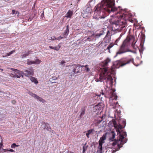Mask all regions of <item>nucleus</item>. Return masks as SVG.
<instances>
[{"label":"nucleus","instance_id":"f257e3e1","mask_svg":"<svg viewBox=\"0 0 153 153\" xmlns=\"http://www.w3.org/2000/svg\"><path fill=\"white\" fill-rule=\"evenodd\" d=\"M108 126H113L114 128L116 129L118 134H119V138L117 140H115L112 143V145L113 146L117 144L119 147V149L120 148L123 146V144L126 143L127 141V140L126 139H125L124 140L125 136H126V132H123L122 133H121L120 130L122 129L123 127L120 124L117 125L116 122L114 120H113L112 121L109 122L108 123Z\"/></svg>","mask_w":153,"mask_h":153},{"label":"nucleus","instance_id":"f03ea898","mask_svg":"<svg viewBox=\"0 0 153 153\" xmlns=\"http://www.w3.org/2000/svg\"><path fill=\"white\" fill-rule=\"evenodd\" d=\"M114 71L112 68L108 70L106 68V87L108 88V91L106 94L111 93L115 91V90L112 88L113 85V79L112 76H114Z\"/></svg>","mask_w":153,"mask_h":153},{"label":"nucleus","instance_id":"7ed1b4c3","mask_svg":"<svg viewBox=\"0 0 153 153\" xmlns=\"http://www.w3.org/2000/svg\"><path fill=\"white\" fill-rule=\"evenodd\" d=\"M134 36L132 35H128L126 39L123 41L122 44L120 46L119 51L116 53V56L118 54H121L128 51L127 48L130 45V42H132L131 46L134 48H135Z\"/></svg>","mask_w":153,"mask_h":153},{"label":"nucleus","instance_id":"20e7f679","mask_svg":"<svg viewBox=\"0 0 153 153\" xmlns=\"http://www.w3.org/2000/svg\"><path fill=\"white\" fill-rule=\"evenodd\" d=\"M127 13H123L121 16V19L120 21H114L111 23L112 24V30L120 31L126 25V21L128 18Z\"/></svg>","mask_w":153,"mask_h":153},{"label":"nucleus","instance_id":"39448f33","mask_svg":"<svg viewBox=\"0 0 153 153\" xmlns=\"http://www.w3.org/2000/svg\"><path fill=\"white\" fill-rule=\"evenodd\" d=\"M133 59L132 58H125L122 59L119 61H117L113 64H111V68H106L108 70L113 68L115 71V68H119L120 67H123L125 65L133 62ZM115 72H114V74Z\"/></svg>","mask_w":153,"mask_h":153},{"label":"nucleus","instance_id":"423d86ee","mask_svg":"<svg viewBox=\"0 0 153 153\" xmlns=\"http://www.w3.org/2000/svg\"><path fill=\"white\" fill-rule=\"evenodd\" d=\"M106 4L107 7L106 8V12L109 13L111 12H114L117 10V8L114 7V0H106Z\"/></svg>","mask_w":153,"mask_h":153},{"label":"nucleus","instance_id":"0eeeda50","mask_svg":"<svg viewBox=\"0 0 153 153\" xmlns=\"http://www.w3.org/2000/svg\"><path fill=\"white\" fill-rule=\"evenodd\" d=\"M108 94L109 97V103L110 106H112V108H115L116 105L118 104V102H115V101L117 100V96L114 92L107 94Z\"/></svg>","mask_w":153,"mask_h":153},{"label":"nucleus","instance_id":"6e6552de","mask_svg":"<svg viewBox=\"0 0 153 153\" xmlns=\"http://www.w3.org/2000/svg\"><path fill=\"white\" fill-rule=\"evenodd\" d=\"M105 1L103 0L102 1L100 4H98L95 7L96 9L95 10L94 14L96 13V12L98 11H103L105 8Z\"/></svg>","mask_w":153,"mask_h":153},{"label":"nucleus","instance_id":"1a4fd4ad","mask_svg":"<svg viewBox=\"0 0 153 153\" xmlns=\"http://www.w3.org/2000/svg\"><path fill=\"white\" fill-rule=\"evenodd\" d=\"M105 134H104L103 136L101 137L99 141V146L98 148V150L97 151V153H101L102 149V144L105 142Z\"/></svg>","mask_w":153,"mask_h":153},{"label":"nucleus","instance_id":"9d476101","mask_svg":"<svg viewBox=\"0 0 153 153\" xmlns=\"http://www.w3.org/2000/svg\"><path fill=\"white\" fill-rule=\"evenodd\" d=\"M115 136V134L113 131H111L110 130L108 132L106 133V137H108L110 141H114V138Z\"/></svg>","mask_w":153,"mask_h":153},{"label":"nucleus","instance_id":"9b49d317","mask_svg":"<svg viewBox=\"0 0 153 153\" xmlns=\"http://www.w3.org/2000/svg\"><path fill=\"white\" fill-rule=\"evenodd\" d=\"M91 11V9L90 7H87L84 11V13L82 15V16L84 18L89 17L90 16Z\"/></svg>","mask_w":153,"mask_h":153},{"label":"nucleus","instance_id":"f8f14e48","mask_svg":"<svg viewBox=\"0 0 153 153\" xmlns=\"http://www.w3.org/2000/svg\"><path fill=\"white\" fill-rule=\"evenodd\" d=\"M101 110V108L99 105H96L94 107L93 111L96 113L97 114L100 113V111Z\"/></svg>","mask_w":153,"mask_h":153},{"label":"nucleus","instance_id":"ddd939ff","mask_svg":"<svg viewBox=\"0 0 153 153\" xmlns=\"http://www.w3.org/2000/svg\"><path fill=\"white\" fill-rule=\"evenodd\" d=\"M25 73L24 74L26 76H32L33 74V69H30L29 70L25 71Z\"/></svg>","mask_w":153,"mask_h":153},{"label":"nucleus","instance_id":"4468645a","mask_svg":"<svg viewBox=\"0 0 153 153\" xmlns=\"http://www.w3.org/2000/svg\"><path fill=\"white\" fill-rule=\"evenodd\" d=\"M24 73L22 71H20L18 70H17L15 74L14 77H16L17 78H20L21 76L23 77V76L22 75V74H24Z\"/></svg>","mask_w":153,"mask_h":153},{"label":"nucleus","instance_id":"2eb2a0df","mask_svg":"<svg viewBox=\"0 0 153 153\" xmlns=\"http://www.w3.org/2000/svg\"><path fill=\"white\" fill-rule=\"evenodd\" d=\"M10 69L12 70V71H11V73L10 76L11 77H14V76H15V74L16 72V71L17 70L12 68H11Z\"/></svg>","mask_w":153,"mask_h":153},{"label":"nucleus","instance_id":"dca6fc26","mask_svg":"<svg viewBox=\"0 0 153 153\" xmlns=\"http://www.w3.org/2000/svg\"><path fill=\"white\" fill-rule=\"evenodd\" d=\"M49 47L51 49H52L54 50H56V51H58L60 48V46L59 45L57 46L52 47L51 46H49Z\"/></svg>","mask_w":153,"mask_h":153},{"label":"nucleus","instance_id":"f3484780","mask_svg":"<svg viewBox=\"0 0 153 153\" xmlns=\"http://www.w3.org/2000/svg\"><path fill=\"white\" fill-rule=\"evenodd\" d=\"M109 63L111 64H111H113L111 62V59L110 58H107L106 59V68H107L106 67L108 65Z\"/></svg>","mask_w":153,"mask_h":153},{"label":"nucleus","instance_id":"a211bd4d","mask_svg":"<svg viewBox=\"0 0 153 153\" xmlns=\"http://www.w3.org/2000/svg\"><path fill=\"white\" fill-rule=\"evenodd\" d=\"M73 14L72 11H69L66 14L65 17L67 18H70Z\"/></svg>","mask_w":153,"mask_h":153},{"label":"nucleus","instance_id":"6ab92c4d","mask_svg":"<svg viewBox=\"0 0 153 153\" xmlns=\"http://www.w3.org/2000/svg\"><path fill=\"white\" fill-rule=\"evenodd\" d=\"M93 131V129L89 130L86 133V135L88 138H89V135L92 133V132Z\"/></svg>","mask_w":153,"mask_h":153},{"label":"nucleus","instance_id":"aec40b11","mask_svg":"<svg viewBox=\"0 0 153 153\" xmlns=\"http://www.w3.org/2000/svg\"><path fill=\"white\" fill-rule=\"evenodd\" d=\"M114 44L111 43L107 47V48L106 49V50H108V51L109 53H110V49L112 47H113V46L114 45Z\"/></svg>","mask_w":153,"mask_h":153},{"label":"nucleus","instance_id":"412c9836","mask_svg":"<svg viewBox=\"0 0 153 153\" xmlns=\"http://www.w3.org/2000/svg\"><path fill=\"white\" fill-rule=\"evenodd\" d=\"M30 79V80L32 82H34V83L35 84H36L38 83V82L37 80L34 77H31Z\"/></svg>","mask_w":153,"mask_h":153},{"label":"nucleus","instance_id":"4be33fe9","mask_svg":"<svg viewBox=\"0 0 153 153\" xmlns=\"http://www.w3.org/2000/svg\"><path fill=\"white\" fill-rule=\"evenodd\" d=\"M30 51H27L26 52L25 54H23L22 55H21V56H22L21 57L22 58H25L26 56H28V55L29 54H30Z\"/></svg>","mask_w":153,"mask_h":153},{"label":"nucleus","instance_id":"5701e85b","mask_svg":"<svg viewBox=\"0 0 153 153\" xmlns=\"http://www.w3.org/2000/svg\"><path fill=\"white\" fill-rule=\"evenodd\" d=\"M100 81L102 82V80L104 79H105V76L104 73H103V74H101L100 75Z\"/></svg>","mask_w":153,"mask_h":153},{"label":"nucleus","instance_id":"b1692460","mask_svg":"<svg viewBox=\"0 0 153 153\" xmlns=\"http://www.w3.org/2000/svg\"><path fill=\"white\" fill-rule=\"evenodd\" d=\"M35 98L39 100V101L42 102L43 103H44L45 102V101L42 98L39 97L37 95Z\"/></svg>","mask_w":153,"mask_h":153},{"label":"nucleus","instance_id":"393cba45","mask_svg":"<svg viewBox=\"0 0 153 153\" xmlns=\"http://www.w3.org/2000/svg\"><path fill=\"white\" fill-rule=\"evenodd\" d=\"M33 62L34 64H39L41 62V61L38 59H36L35 61H33Z\"/></svg>","mask_w":153,"mask_h":153},{"label":"nucleus","instance_id":"a878e982","mask_svg":"<svg viewBox=\"0 0 153 153\" xmlns=\"http://www.w3.org/2000/svg\"><path fill=\"white\" fill-rule=\"evenodd\" d=\"M15 52V50H13L10 52L9 53H7L6 54L5 56V57L7 56H10V55L12 54L13 53H14Z\"/></svg>","mask_w":153,"mask_h":153},{"label":"nucleus","instance_id":"bb28decb","mask_svg":"<svg viewBox=\"0 0 153 153\" xmlns=\"http://www.w3.org/2000/svg\"><path fill=\"white\" fill-rule=\"evenodd\" d=\"M85 113V109L83 108L81 109V113L80 114V117H81Z\"/></svg>","mask_w":153,"mask_h":153},{"label":"nucleus","instance_id":"cd10ccee","mask_svg":"<svg viewBox=\"0 0 153 153\" xmlns=\"http://www.w3.org/2000/svg\"><path fill=\"white\" fill-rule=\"evenodd\" d=\"M27 64L28 65H31L34 64L33 61H32L29 59H27Z\"/></svg>","mask_w":153,"mask_h":153},{"label":"nucleus","instance_id":"c85d7f7f","mask_svg":"<svg viewBox=\"0 0 153 153\" xmlns=\"http://www.w3.org/2000/svg\"><path fill=\"white\" fill-rule=\"evenodd\" d=\"M69 33V29H66L65 30V32L64 33V37H65V36H67L68 34Z\"/></svg>","mask_w":153,"mask_h":153},{"label":"nucleus","instance_id":"c756f323","mask_svg":"<svg viewBox=\"0 0 153 153\" xmlns=\"http://www.w3.org/2000/svg\"><path fill=\"white\" fill-rule=\"evenodd\" d=\"M65 63V61L62 60L60 62L59 64L61 65V66H64V64Z\"/></svg>","mask_w":153,"mask_h":153},{"label":"nucleus","instance_id":"7c9ffc66","mask_svg":"<svg viewBox=\"0 0 153 153\" xmlns=\"http://www.w3.org/2000/svg\"><path fill=\"white\" fill-rule=\"evenodd\" d=\"M102 96H101V94H99V95H96V96H98V97H100V98H102V96H104V97H105V95H104V94L103 93H102Z\"/></svg>","mask_w":153,"mask_h":153},{"label":"nucleus","instance_id":"2f4dec72","mask_svg":"<svg viewBox=\"0 0 153 153\" xmlns=\"http://www.w3.org/2000/svg\"><path fill=\"white\" fill-rule=\"evenodd\" d=\"M105 117V116L104 115L102 116V117L100 118L101 120H98V123H100L102 121L103 118Z\"/></svg>","mask_w":153,"mask_h":153},{"label":"nucleus","instance_id":"473e14b6","mask_svg":"<svg viewBox=\"0 0 153 153\" xmlns=\"http://www.w3.org/2000/svg\"><path fill=\"white\" fill-rule=\"evenodd\" d=\"M122 123L123 124V125L124 126V127L125 126L126 124V120L125 119L123 120L122 121Z\"/></svg>","mask_w":153,"mask_h":153},{"label":"nucleus","instance_id":"72a5a7b5","mask_svg":"<svg viewBox=\"0 0 153 153\" xmlns=\"http://www.w3.org/2000/svg\"><path fill=\"white\" fill-rule=\"evenodd\" d=\"M30 95L32 97H33L35 98H36V97L37 95L36 94H34L32 92L31 93H30Z\"/></svg>","mask_w":153,"mask_h":153},{"label":"nucleus","instance_id":"f704fd0d","mask_svg":"<svg viewBox=\"0 0 153 153\" xmlns=\"http://www.w3.org/2000/svg\"><path fill=\"white\" fill-rule=\"evenodd\" d=\"M16 144L15 143H13V144L11 146V147L12 148H14L16 147Z\"/></svg>","mask_w":153,"mask_h":153},{"label":"nucleus","instance_id":"c9c22d12","mask_svg":"<svg viewBox=\"0 0 153 153\" xmlns=\"http://www.w3.org/2000/svg\"><path fill=\"white\" fill-rule=\"evenodd\" d=\"M49 39H51L53 40H56V38L55 36H53V37H51Z\"/></svg>","mask_w":153,"mask_h":153},{"label":"nucleus","instance_id":"e433bc0d","mask_svg":"<svg viewBox=\"0 0 153 153\" xmlns=\"http://www.w3.org/2000/svg\"><path fill=\"white\" fill-rule=\"evenodd\" d=\"M105 121H103V122L102 123V124H101L100 125V126L101 127H103L105 125Z\"/></svg>","mask_w":153,"mask_h":153},{"label":"nucleus","instance_id":"4c0bfd02","mask_svg":"<svg viewBox=\"0 0 153 153\" xmlns=\"http://www.w3.org/2000/svg\"><path fill=\"white\" fill-rule=\"evenodd\" d=\"M86 149H87L86 147H85V146H83V153L86 151Z\"/></svg>","mask_w":153,"mask_h":153},{"label":"nucleus","instance_id":"58836bf2","mask_svg":"<svg viewBox=\"0 0 153 153\" xmlns=\"http://www.w3.org/2000/svg\"><path fill=\"white\" fill-rule=\"evenodd\" d=\"M107 35H106V38L107 37V36L109 35V36H110V33L109 31H108L107 32Z\"/></svg>","mask_w":153,"mask_h":153},{"label":"nucleus","instance_id":"ea45409f","mask_svg":"<svg viewBox=\"0 0 153 153\" xmlns=\"http://www.w3.org/2000/svg\"><path fill=\"white\" fill-rule=\"evenodd\" d=\"M12 13L13 14H16L17 12V11H15V10H13L12 11Z\"/></svg>","mask_w":153,"mask_h":153},{"label":"nucleus","instance_id":"a19ab883","mask_svg":"<svg viewBox=\"0 0 153 153\" xmlns=\"http://www.w3.org/2000/svg\"><path fill=\"white\" fill-rule=\"evenodd\" d=\"M63 37H62L61 36H59L57 38H56V40H59L61 39Z\"/></svg>","mask_w":153,"mask_h":153},{"label":"nucleus","instance_id":"79ce46f5","mask_svg":"<svg viewBox=\"0 0 153 153\" xmlns=\"http://www.w3.org/2000/svg\"><path fill=\"white\" fill-rule=\"evenodd\" d=\"M85 70L86 71H90V69L88 68H86Z\"/></svg>","mask_w":153,"mask_h":153},{"label":"nucleus","instance_id":"37998d69","mask_svg":"<svg viewBox=\"0 0 153 153\" xmlns=\"http://www.w3.org/2000/svg\"><path fill=\"white\" fill-rule=\"evenodd\" d=\"M88 65H86L85 66H83V65L81 67L82 68H83V67H85V68H88Z\"/></svg>","mask_w":153,"mask_h":153},{"label":"nucleus","instance_id":"c03bdc74","mask_svg":"<svg viewBox=\"0 0 153 153\" xmlns=\"http://www.w3.org/2000/svg\"><path fill=\"white\" fill-rule=\"evenodd\" d=\"M8 151H10V152H14V150H13L12 149H10L9 150H8Z\"/></svg>","mask_w":153,"mask_h":153},{"label":"nucleus","instance_id":"a18cd8bd","mask_svg":"<svg viewBox=\"0 0 153 153\" xmlns=\"http://www.w3.org/2000/svg\"><path fill=\"white\" fill-rule=\"evenodd\" d=\"M3 150H4V152H6L7 151H8V150H9L7 149H3Z\"/></svg>","mask_w":153,"mask_h":153},{"label":"nucleus","instance_id":"49530a36","mask_svg":"<svg viewBox=\"0 0 153 153\" xmlns=\"http://www.w3.org/2000/svg\"><path fill=\"white\" fill-rule=\"evenodd\" d=\"M2 146V142L1 141L0 143V147H1Z\"/></svg>","mask_w":153,"mask_h":153},{"label":"nucleus","instance_id":"de8ad7c7","mask_svg":"<svg viewBox=\"0 0 153 153\" xmlns=\"http://www.w3.org/2000/svg\"><path fill=\"white\" fill-rule=\"evenodd\" d=\"M16 101H15V100H13L12 101V103L13 104H15V103H16Z\"/></svg>","mask_w":153,"mask_h":153},{"label":"nucleus","instance_id":"09e8293b","mask_svg":"<svg viewBox=\"0 0 153 153\" xmlns=\"http://www.w3.org/2000/svg\"><path fill=\"white\" fill-rule=\"evenodd\" d=\"M105 18V17L103 16V17H102V16H101V17H100V18L101 19H104Z\"/></svg>","mask_w":153,"mask_h":153},{"label":"nucleus","instance_id":"8fccbe9b","mask_svg":"<svg viewBox=\"0 0 153 153\" xmlns=\"http://www.w3.org/2000/svg\"><path fill=\"white\" fill-rule=\"evenodd\" d=\"M31 92H30V91H29L28 92V93L30 95V93H31Z\"/></svg>","mask_w":153,"mask_h":153},{"label":"nucleus","instance_id":"3c124183","mask_svg":"<svg viewBox=\"0 0 153 153\" xmlns=\"http://www.w3.org/2000/svg\"><path fill=\"white\" fill-rule=\"evenodd\" d=\"M66 29H68V26L67 25L66 27Z\"/></svg>","mask_w":153,"mask_h":153},{"label":"nucleus","instance_id":"603ef678","mask_svg":"<svg viewBox=\"0 0 153 153\" xmlns=\"http://www.w3.org/2000/svg\"><path fill=\"white\" fill-rule=\"evenodd\" d=\"M16 146V147H19V146L18 145H16V146Z\"/></svg>","mask_w":153,"mask_h":153},{"label":"nucleus","instance_id":"864d4df0","mask_svg":"<svg viewBox=\"0 0 153 153\" xmlns=\"http://www.w3.org/2000/svg\"><path fill=\"white\" fill-rule=\"evenodd\" d=\"M0 70H1V71H3V70L2 69L0 68Z\"/></svg>","mask_w":153,"mask_h":153},{"label":"nucleus","instance_id":"5fc2aeb1","mask_svg":"<svg viewBox=\"0 0 153 153\" xmlns=\"http://www.w3.org/2000/svg\"><path fill=\"white\" fill-rule=\"evenodd\" d=\"M122 35H123V34H121L120 36V37L121 36H122Z\"/></svg>","mask_w":153,"mask_h":153},{"label":"nucleus","instance_id":"6e6d98bb","mask_svg":"<svg viewBox=\"0 0 153 153\" xmlns=\"http://www.w3.org/2000/svg\"><path fill=\"white\" fill-rule=\"evenodd\" d=\"M104 71H105V69H104Z\"/></svg>","mask_w":153,"mask_h":153},{"label":"nucleus","instance_id":"4d7b16f0","mask_svg":"<svg viewBox=\"0 0 153 153\" xmlns=\"http://www.w3.org/2000/svg\"><path fill=\"white\" fill-rule=\"evenodd\" d=\"M0 92H1V91H0Z\"/></svg>","mask_w":153,"mask_h":153}]
</instances>
